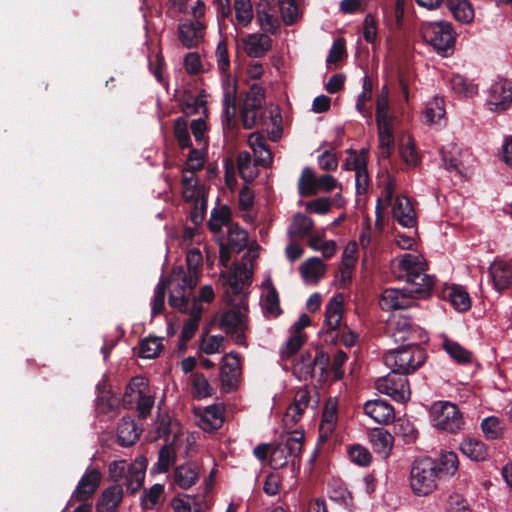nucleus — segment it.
Masks as SVG:
<instances>
[{"mask_svg":"<svg viewBox=\"0 0 512 512\" xmlns=\"http://www.w3.org/2000/svg\"><path fill=\"white\" fill-rule=\"evenodd\" d=\"M398 268L405 277L408 290L414 299L427 297L435 283L434 277L425 273L426 264L420 255L405 254L398 259Z\"/></svg>","mask_w":512,"mask_h":512,"instance_id":"obj_1","label":"nucleus"},{"mask_svg":"<svg viewBox=\"0 0 512 512\" xmlns=\"http://www.w3.org/2000/svg\"><path fill=\"white\" fill-rule=\"evenodd\" d=\"M427 354L418 343L401 345L384 355V363L393 372L407 375L415 372L426 361Z\"/></svg>","mask_w":512,"mask_h":512,"instance_id":"obj_2","label":"nucleus"},{"mask_svg":"<svg viewBox=\"0 0 512 512\" xmlns=\"http://www.w3.org/2000/svg\"><path fill=\"white\" fill-rule=\"evenodd\" d=\"M304 443V433L294 430L281 435L279 441L272 445L270 453V466L280 469L291 463L293 466L300 462V455Z\"/></svg>","mask_w":512,"mask_h":512,"instance_id":"obj_3","label":"nucleus"},{"mask_svg":"<svg viewBox=\"0 0 512 512\" xmlns=\"http://www.w3.org/2000/svg\"><path fill=\"white\" fill-rule=\"evenodd\" d=\"M441 479L437 460L430 457L416 459L410 471V486L417 496H427L438 486Z\"/></svg>","mask_w":512,"mask_h":512,"instance_id":"obj_4","label":"nucleus"},{"mask_svg":"<svg viewBox=\"0 0 512 512\" xmlns=\"http://www.w3.org/2000/svg\"><path fill=\"white\" fill-rule=\"evenodd\" d=\"M206 14V5L202 0H196L191 7L192 20L180 21L177 28L178 39L186 48H193L202 41L206 24L204 17Z\"/></svg>","mask_w":512,"mask_h":512,"instance_id":"obj_5","label":"nucleus"},{"mask_svg":"<svg viewBox=\"0 0 512 512\" xmlns=\"http://www.w3.org/2000/svg\"><path fill=\"white\" fill-rule=\"evenodd\" d=\"M122 401L125 408H135L140 417L145 418L149 415L154 405V396L150 392L147 380L142 376L132 378Z\"/></svg>","mask_w":512,"mask_h":512,"instance_id":"obj_6","label":"nucleus"},{"mask_svg":"<svg viewBox=\"0 0 512 512\" xmlns=\"http://www.w3.org/2000/svg\"><path fill=\"white\" fill-rule=\"evenodd\" d=\"M197 283L198 278L195 277V283H192V275L188 274L183 266L174 267L168 279L169 304L181 311L186 310L191 291Z\"/></svg>","mask_w":512,"mask_h":512,"instance_id":"obj_7","label":"nucleus"},{"mask_svg":"<svg viewBox=\"0 0 512 512\" xmlns=\"http://www.w3.org/2000/svg\"><path fill=\"white\" fill-rule=\"evenodd\" d=\"M433 426L439 430L456 434L464 426V418L456 404L449 401L435 402L430 409Z\"/></svg>","mask_w":512,"mask_h":512,"instance_id":"obj_8","label":"nucleus"},{"mask_svg":"<svg viewBox=\"0 0 512 512\" xmlns=\"http://www.w3.org/2000/svg\"><path fill=\"white\" fill-rule=\"evenodd\" d=\"M422 36L438 53L448 55L454 49L455 33L449 22L425 24L422 28Z\"/></svg>","mask_w":512,"mask_h":512,"instance_id":"obj_9","label":"nucleus"},{"mask_svg":"<svg viewBox=\"0 0 512 512\" xmlns=\"http://www.w3.org/2000/svg\"><path fill=\"white\" fill-rule=\"evenodd\" d=\"M387 333L397 344L421 343L427 341L424 329L414 324L406 316H398L390 319L387 325Z\"/></svg>","mask_w":512,"mask_h":512,"instance_id":"obj_10","label":"nucleus"},{"mask_svg":"<svg viewBox=\"0 0 512 512\" xmlns=\"http://www.w3.org/2000/svg\"><path fill=\"white\" fill-rule=\"evenodd\" d=\"M375 387L380 393L389 395L398 402H405L410 398L408 380L405 375L398 372L392 371L377 379Z\"/></svg>","mask_w":512,"mask_h":512,"instance_id":"obj_11","label":"nucleus"},{"mask_svg":"<svg viewBox=\"0 0 512 512\" xmlns=\"http://www.w3.org/2000/svg\"><path fill=\"white\" fill-rule=\"evenodd\" d=\"M488 110L502 113L512 106V82L506 79L495 81L488 90Z\"/></svg>","mask_w":512,"mask_h":512,"instance_id":"obj_12","label":"nucleus"},{"mask_svg":"<svg viewBox=\"0 0 512 512\" xmlns=\"http://www.w3.org/2000/svg\"><path fill=\"white\" fill-rule=\"evenodd\" d=\"M264 99V89L258 85H253L246 95L241 110V121L245 129H252L255 126Z\"/></svg>","mask_w":512,"mask_h":512,"instance_id":"obj_13","label":"nucleus"},{"mask_svg":"<svg viewBox=\"0 0 512 512\" xmlns=\"http://www.w3.org/2000/svg\"><path fill=\"white\" fill-rule=\"evenodd\" d=\"M376 123L378 127L379 150L383 158H388L394 147V116L389 110L376 111Z\"/></svg>","mask_w":512,"mask_h":512,"instance_id":"obj_14","label":"nucleus"},{"mask_svg":"<svg viewBox=\"0 0 512 512\" xmlns=\"http://www.w3.org/2000/svg\"><path fill=\"white\" fill-rule=\"evenodd\" d=\"M343 317V301L341 296H334L326 306L323 329L325 342L334 343L339 336V327Z\"/></svg>","mask_w":512,"mask_h":512,"instance_id":"obj_15","label":"nucleus"},{"mask_svg":"<svg viewBox=\"0 0 512 512\" xmlns=\"http://www.w3.org/2000/svg\"><path fill=\"white\" fill-rule=\"evenodd\" d=\"M416 303L414 295L410 293L407 287L388 288L382 292L380 306L383 310H401L414 306Z\"/></svg>","mask_w":512,"mask_h":512,"instance_id":"obj_16","label":"nucleus"},{"mask_svg":"<svg viewBox=\"0 0 512 512\" xmlns=\"http://www.w3.org/2000/svg\"><path fill=\"white\" fill-rule=\"evenodd\" d=\"M100 481L101 473L97 469H87L72 493L68 505L74 502H86L94 495L100 485Z\"/></svg>","mask_w":512,"mask_h":512,"instance_id":"obj_17","label":"nucleus"},{"mask_svg":"<svg viewBox=\"0 0 512 512\" xmlns=\"http://www.w3.org/2000/svg\"><path fill=\"white\" fill-rule=\"evenodd\" d=\"M241 375V365L236 353L230 352L223 357L220 377L223 387L228 391L236 387Z\"/></svg>","mask_w":512,"mask_h":512,"instance_id":"obj_18","label":"nucleus"},{"mask_svg":"<svg viewBox=\"0 0 512 512\" xmlns=\"http://www.w3.org/2000/svg\"><path fill=\"white\" fill-rule=\"evenodd\" d=\"M263 293L261 295L260 305L266 318H277L282 314L280 307L279 294L273 285L271 279H266L263 284Z\"/></svg>","mask_w":512,"mask_h":512,"instance_id":"obj_19","label":"nucleus"},{"mask_svg":"<svg viewBox=\"0 0 512 512\" xmlns=\"http://www.w3.org/2000/svg\"><path fill=\"white\" fill-rule=\"evenodd\" d=\"M220 327L231 335L237 344H244L243 314L239 310L230 309L224 312L221 316Z\"/></svg>","mask_w":512,"mask_h":512,"instance_id":"obj_20","label":"nucleus"},{"mask_svg":"<svg viewBox=\"0 0 512 512\" xmlns=\"http://www.w3.org/2000/svg\"><path fill=\"white\" fill-rule=\"evenodd\" d=\"M198 425L204 431H214L219 429L224 422V409L220 405H211L198 409Z\"/></svg>","mask_w":512,"mask_h":512,"instance_id":"obj_21","label":"nucleus"},{"mask_svg":"<svg viewBox=\"0 0 512 512\" xmlns=\"http://www.w3.org/2000/svg\"><path fill=\"white\" fill-rule=\"evenodd\" d=\"M244 51L249 57H263L272 47V40L266 33L248 34L243 39Z\"/></svg>","mask_w":512,"mask_h":512,"instance_id":"obj_22","label":"nucleus"},{"mask_svg":"<svg viewBox=\"0 0 512 512\" xmlns=\"http://www.w3.org/2000/svg\"><path fill=\"white\" fill-rule=\"evenodd\" d=\"M364 412L379 424H389L395 417L393 407L382 399L367 401L364 404Z\"/></svg>","mask_w":512,"mask_h":512,"instance_id":"obj_23","label":"nucleus"},{"mask_svg":"<svg viewBox=\"0 0 512 512\" xmlns=\"http://www.w3.org/2000/svg\"><path fill=\"white\" fill-rule=\"evenodd\" d=\"M310 403V392L307 388L299 389L293 403L287 408L283 421L286 426L296 424Z\"/></svg>","mask_w":512,"mask_h":512,"instance_id":"obj_24","label":"nucleus"},{"mask_svg":"<svg viewBox=\"0 0 512 512\" xmlns=\"http://www.w3.org/2000/svg\"><path fill=\"white\" fill-rule=\"evenodd\" d=\"M146 472L145 459H136L134 463L128 466L126 475L124 476V485L129 494H135L143 485Z\"/></svg>","mask_w":512,"mask_h":512,"instance_id":"obj_25","label":"nucleus"},{"mask_svg":"<svg viewBox=\"0 0 512 512\" xmlns=\"http://www.w3.org/2000/svg\"><path fill=\"white\" fill-rule=\"evenodd\" d=\"M199 476V465L195 462H187L175 468L173 481L181 489H188L198 481Z\"/></svg>","mask_w":512,"mask_h":512,"instance_id":"obj_26","label":"nucleus"},{"mask_svg":"<svg viewBox=\"0 0 512 512\" xmlns=\"http://www.w3.org/2000/svg\"><path fill=\"white\" fill-rule=\"evenodd\" d=\"M393 217L397 222L406 228L416 225V214L410 201L403 196H397L393 203Z\"/></svg>","mask_w":512,"mask_h":512,"instance_id":"obj_27","label":"nucleus"},{"mask_svg":"<svg viewBox=\"0 0 512 512\" xmlns=\"http://www.w3.org/2000/svg\"><path fill=\"white\" fill-rule=\"evenodd\" d=\"M123 498V488L121 485H113L105 489L96 503L98 512H112L114 511Z\"/></svg>","mask_w":512,"mask_h":512,"instance_id":"obj_28","label":"nucleus"},{"mask_svg":"<svg viewBox=\"0 0 512 512\" xmlns=\"http://www.w3.org/2000/svg\"><path fill=\"white\" fill-rule=\"evenodd\" d=\"M338 401L336 398H329L323 409L322 421L320 424V436L327 438L334 430L338 419Z\"/></svg>","mask_w":512,"mask_h":512,"instance_id":"obj_29","label":"nucleus"},{"mask_svg":"<svg viewBox=\"0 0 512 512\" xmlns=\"http://www.w3.org/2000/svg\"><path fill=\"white\" fill-rule=\"evenodd\" d=\"M139 436L140 430L134 420L130 416L123 417L117 429L119 444L123 447L131 446L138 440Z\"/></svg>","mask_w":512,"mask_h":512,"instance_id":"obj_30","label":"nucleus"},{"mask_svg":"<svg viewBox=\"0 0 512 512\" xmlns=\"http://www.w3.org/2000/svg\"><path fill=\"white\" fill-rule=\"evenodd\" d=\"M370 442L375 453L387 458L392 450L393 436L386 430L375 429L370 434Z\"/></svg>","mask_w":512,"mask_h":512,"instance_id":"obj_31","label":"nucleus"},{"mask_svg":"<svg viewBox=\"0 0 512 512\" xmlns=\"http://www.w3.org/2000/svg\"><path fill=\"white\" fill-rule=\"evenodd\" d=\"M489 270L498 290L508 287L512 280V265L504 261H495L491 264Z\"/></svg>","mask_w":512,"mask_h":512,"instance_id":"obj_32","label":"nucleus"},{"mask_svg":"<svg viewBox=\"0 0 512 512\" xmlns=\"http://www.w3.org/2000/svg\"><path fill=\"white\" fill-rule=\"evenodd\" d=\"M292 373L300 381H306L313 377L314 367L312 364V354L310 352H301L294 359Z\"/></svg>","mask_w":512,"mask_h":512,"instance_id":"obj_33","label":"nucleus"},{"mask_svg":"<svg viewBox=\"0 0 512 512\" xmlns=\"http://www.w3.org/2000/svg\"><path fill=\"white\" fill-rule=\"evenodd\" d=\"M182 197L186 202L198 197H204L203 187L198 184L195 173L182 170Z\"/></svg>","mask_w":512,"mask_h":512,"instance_id":"obj_34","label":"nucleus"},{"mask_svg":"<svg viewBox=\"0 0 512 512\" xmlns=\"http://www.w3.org/2000/svg\"><path fill=\"white\" fill-rule=\"evenodd\" d=\"M442 162L445 168L449 171H454L457 174H463V165L459 159L460 149L454 143H449L443 146L440 150Z\"/></svg>","mask_w":512,"mask_h":512,"instance_id":"obj_35","label":"nucleus"},{"mask_svg":"<svg viewBox=\"0 0 512 512\" xmlns=\"http://www.w3.org/2000/svg\"><path fill=\"white\" fill-rule=\"evenodd\" d=\"M237 167L240 176L245 182H252L258 176L259 166L256 161H252L251 155L247 151H241L237 155Z\"/></svg>","mask_w":512,"mask_h":512,"instance_id":"obj_36","label":"nucleus"},{"mask_svg":"<svg viewBox=\"0 0 512 512\" xmlns=\"http://www.w3.org/2000/svg\"><path fill=\"white\" fill-rule=\"evenodd\" d=\"M231 209L227 205H222L214 208L211 211V216L208 222L209 229L212 233L218 234L221 232L223 226L229 228L231 222Z\"/></svg>","mask_w":512,"mask_h":512,"instance_id":"obj_37","label":"nucleus"},{"mask_svg":"<svg viewBox=\"0 0 512 512\" xmlns=\"http://www.w3.org/2000/svg\"><path fill=\"white\" fill-rule=\"evenodd\" d=\"M165 488L162 484H154L149 489H144L140 498V504L144 510H152L158 504L164 502Z\"/></svg>","mask_w":512,"mask_h":512,"instance_id":"obj_38","label":"nucleus"},{"mask_svg":"<svg viewBox=\"0 0 512 512\" xmlns=\"http://www.w3.org/2000/svg\"><path fill=\"white\" fill-rule=\"evenodd\" d=\"M461 452L474 461H484L488 457L487 447L477 439L467 438L460 444Z\"/></svg>","mask_w":512,"mask_h":512,"instance_id":"obj_39","label":"nucleus"},{"mask_svg":"<svg viewBox=\"0 0 512 512\" xmlns=\"http://www.w3.org/2000/svg\"><path fill=\"white\" fill-rule=\"evenodd\" d=\"M445 297L449 300L455 310L459 312L467 311L471 307V299L468 292L460 286H451L447 288Z\"/></svg>","mask_w":512,"mask_h":512,"instance_id":"obj_40","label":"nucleus"},{"mask_svg":"<svg viewBox=\"0 0 512 512\" xmlns=\"http://www.w3.org/2000/svg\"><path fill=\"white\" fill-rule=\"evenodd\" d=\"M235 25L247 27L254 19V10L251 0H234Z\"/></svg>","mask_w":512,"mask_h":512,"instance_id":"obj_41","label":"nucleus"},{"mask_svg":"<svg viewBox=\"0 0 512 512\" xmlns=\"http://www.w3.org/2000/svg\"><path fill=\"white\" fill-rule=\"evenodd\" d=\"M325 269V263L318 257L309 258L300 266L302 277L315 282L323 277Z\"/></svg>","mask_w":512,"mask_h":512,"instance_id":"obj_42","label":"nucleus"},{"mask_svg":"<svg viewBox=\"0 0 512 512\" xmlns=\"http://www.w3.org/2000/svg\"><path fill=\"white\" fill-rule=\"evenodd\" d=\"M450 85L452 90L461 97L469 98L478 93V85L460 74L452 76Z\"/></svg>","mask_w":512,"mask_h":512,"instance_id":"obj_43","label":"nucleus"},{"mask_svg":"<svg viewBox=\"0 0 512 512\" xmlns=\"http://www.w3.org/2000/svg\"><path fill=\"white\" fill-rule=\"evenodd\" d=\"M170 506L173 512H202L201 503L196 497L188 494L173 497Z\"/></svg>","mask_w":512,"mask_h":512,"instance_id":"obj_44","label":"nucleus"},{"mask_svg":"<svg viewBox=\"0 0 512 512\" xmlns=\"http://www.w3.org/2000/svg\"><path fill=\"white\" fill-rule=\"evenodd\" d=\"M227 239L229 247L239 253L247 246L248 233L237 223H233L228 228Z\"/></svg>","mask_w":512,"mask_h":512,"instance_id":"obj_45","label":"nucleus"},{"mask_svg":"<svg viewBox=\"0 0 512 512\" xmlns=\"http://www.w3.org/2000/svg\"><path fill=\"white\" fill-rule=\"evenodd\" d=\"M447 6L459 22L468 23L474 17L473 8L468 0H447Z\"/></svg>","mask_w":512,"mask_h":512,"instance_id":"obj_46","label":"nucleus"},{"mask_svg":"<svg viewBox=\"0 0 512 512\" xmlns=\"http://www.w3.org/2000/svg\"><path fill=\"white\" fill-rule=\"evenodd\" d=\"M482 432L489 440H496L503 436L505 423L496 416H489L481 422Z\"/></svg>","mask_w":512,"mask_h":512,"instance_id":"obj_47","label":"nucleus"},{"mask_svg":"<svg viewBox=\"0 0 512 512\" xmlns=\"http://www.w3.org/2000/svg\"><path fill=\"white\" fill-rule=\"evenodd\" d=\"M257 22L265 33L276 34L280 29V21L274 12L259 9L256 14Z\"/></svg>","mask_w":512,"mask_h":512,"instance_id":"obj_48","label":"nucleus"},{"mask_svg":"<svg viewBox=\"0 0 512 512\" xmlns=\"http://www.w3.org/2000/svg\"><path fill=\"white\" fill-rule=\"evenodd\" d=\"M299 194L303 197L311 196L317 193V178L309 167L302 170L298 181Z\"/></svg>","mask_w":512,"mask_h":512,"instance_id":"obj_49","label":"nucleus"},{"mask_svg":"<svg viewBox=\"0 0 512 512\" xmlns=\"http://www.w3.org/2000/svg\"><path fill=\"white\" fill-rule=\"evenodd\" d=\"M163 338L147 337L140 342L139 356L145 359L156 358L163 349Z\"/></svg>","mask_w":512,"mask_h":512,"instance_id":"obj_50","label":"nucleus"},{"mask_svg":"<svg viewBox=\"0 0 512 512\" xmlns=\"http://www.w3.org/2000/svg\"><path fill=\"white\" fill-rule=\"evenodd\" d=\"M312 228L313 220L302 213H297L293 218L289 232L293 236L304 238L310 234Z\"/></svg>","mask_w":512,"mask_h":512,"instance_id":"obj_51","label":"nucleus"},{"mask_svg":"<svg viewBox=\"0 0 512 512\" xmlns=\"http://www.w3.org/2000/svg\"><path fill=\"white\" fill-rule=\"evenodd\" d=\"M368 150L361 149L359 153L349 149L347 150V157L343 164L344 169L355 171V173L367 166Z\"/></svg>","mask_w":512,"mask_h":512,"instance_id":"obj_52","label":"nucleus"},{"mask_svg":"<svg viewBox=\"0 0 512 512\" xmlns=\"http://www.w3.org/2000/svg\"><path fill=\"white\" fill-rule=\"evenodd\" d=\"M306 341V335L305 334H293L291 333V336L289 339L283 344V346L280 348V357L281 360H288L292 358L302 347V345Z\"/></svg>","mask_w":512,"mask_h":512,"instance_id":"obj_53","label":"nucleus"},{"mask_svg":"<svg viewBox=\"0 0 512 512\" xmlns=\"http://www.w3.org/2000/svg\"><path fill=\"white\" fill-rule=\"evenodd\" d=\"M445 113L444 100L435 97L426 104L424 117L428 123H438L444 118Z\"/></svg>","mask_w":512,"mask_h":512,"instance_id":"obj_54","label":"nucleus"},{"mask_svg":"<svg viewBox=\"0 0 512 512\" xmlns=\"http://www.w3.org/2000/svg\"><path fill=\"white\" fill-rule=\"evenodd\" d=\"M458 463L456 453L451 451L442 453L440 459L437 460V466L439 468L441 478L454 475L458 469Z\"/></svg>","mask_w":512,"mask_h":512,"instance_id":"obj_55","label":"nucleus"},{"mask_svg":"<svg viewBox=\"0 0 512 512\" xmlns=\"http://www.w3.org/2000/svg\"><path fill=\"white\" fill-rule=\"evenodd\" d=\"M443 347L449 356L458 363L465 364L471 362L472 353L462 347L459 343L451 340H445Z\"/></svg>","mask_w":512,"mask_h":512,"instance_id":"obj_56","label":"nucleus"},{"mask_svg":"<svg viewBox=\"0 0 512 512\" xmlns=\"http://www.w3.org/2000/svg\"><path fill=\"white\" fill-rule=\"evenodd\" d=\"M175 450L172 445H164L158 453V461L153 470L159 473H165L175 461Z\"/></svg>","mask_w":512,"mask_h":512,"instance_id":"obj_57","label":"nucleus"},{"mask_svg":"<svg viewBox=\"0 0 512 512\" xmlns=\"http://www.w3.org/2000/svg\"><path fill=\"white\" fill-rule=\"evenodd\" d=\"M279 9L286 25H293L300 18L299 8L295 0H281Z\"/></svg>","mask_w":512,"mask_h":512,"instance_id":"obj_58","label":"nucleus"},{"mask_svg":"<svg viewBox=\"0 0 512 512\" xmlns=\"http://www.w3.org/2000/svg\"><path fill=\"white\" fill-rule=\"evenodd\" d=\"M174 135L178 145L184 149L191 146L190 134L188 131V123L183 117H179L174 123Z\"/></svg>","mask_w":512,"mask_h":512,"instance_id":"obj_59","label":"nucleus"},{"mask_svg":"<svg viewBox=\"0 0 512 512\" xmlns=\"http://www.w3.org/2000/svg\"><path fill=\"white\" fill-rule=\"evenodd\" d=\"M202 254L198 249H191L187 252L186 263L187 273L192 275V283H195V277L199 279L200 266L202 264Z\"/></svg>","mask_w":512,"mask_h":512,"instance_id":"obj_60","label":"nucleus"},{"mask_svg":"<svg viewBox=\"0 0 512 512\" xmlns=\"http://www.w3.org/2000/svg\"><path fill=\"white\" fill-rule=\"evenodd\" d=\"M348 455L350 460L359 466H367L372 460L369 450L361 445L351 446L348 449Z\"/></svg>","mask_w":512,"mask_h":512,"instance_id":"obj_61","label":"nucleus"},{"mask_svg":"<svg viewBox=\"0 0 512 512\" xmlns=\"http://www.w3.org/2000/svg\"><path fill=\"white\" fill-rule=\"evenodd\" d=\"M193 393L198 398L211 396L213 388L203 374L196 373L193 375L192 381Z\"/></svg>","mask_w":512,"mask_h":512,"instance_id":"obj_62","label":"nucleus"},{"mask_svg":"<svg viewBox=\"0 0 512 512\" xmlns=\"http://www.w3.org/2000/svg\"><path fill=\"white\" fill-rule=\"evenodd\" d=\"M355 263L356 258L342 257L339 274L337 275L341 287H345L350 283Z\"/></svg>","mask_w":512,"mask_h":512,"instance_id":"obj_63","label":"nucleus"},{"mask_svg":"<svg viewBox=\"0 0 512 512\" xmlns=\"http://www.w3.org/2000/svg\"><path fill=\"white\" fill-rule=\"evenodd\" d=\"M251 272L246 269H235L233 274L229 277L228 283L234 294L240 293L244 285V281L249 282Z\"/></svg>","mask_w":512,"mask_h":512,"instance_id":"obj_64","label":"nucleus"}]
</instances>
